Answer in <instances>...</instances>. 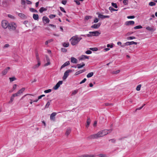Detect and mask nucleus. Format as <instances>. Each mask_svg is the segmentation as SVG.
<instances>
[{
  "instance_id": "cd10ccee",
  "label": "nucleus",
  "mask_w": 157,
  "mask_h": 157,
  "mask_svg": "<svg viewBox=\"0 0 157 157\" xmlns=\"http://www.w3.org/2000/svg\"><path fill=\"white\" fill-rule=\"evenodd\" d=\"M17 85L16 84H15L13 85V87L12 89L11 90H10L9 91V92L10 93H11L13 91H14L16 88Z\"/></svg>"
},
{
  "instance_id": "f257e3e1",
  "label": "nucleus",
  "mask_w": 157,
  "mask_h": 157,
  "mask_svg": "<svg viewBox=\"0 0 157 157\" xmlns=\"http://www.w3.org/2000/svg\"><path fill=\"white\" fill-rule=\"evenodd\" d=\"M17 25L14 22H11L9 23L8 29L10 31H14L15 33L18 34L19 33L18 29H17Z\"/></svg>"
},
{
  "instance_id": "aec40b11",
  "label": "nucleus",
  "mask_w": 157,
  "mask_h": 157,
  "mask_svg": "<svg viewBox=\"0 0 157 157\" xmlns=\"http://www.w3.org/2000/svg\"><path fill=\"white\" fill-rule=\"evenodd\" d=\"M70 64V62L69 61H67L62 66H61V69L64 68L66 66H67L68 65Z\"/></svg>"
},
{
  "instance_id": "72a5a7b5",
  "label": "nucleus",
  "mask_w": 157,
  "mask_h": 157,
  "mask_svg": "<svg viewBox=\"0 0 157 157\" xmlns=\"http://www.w3.org/2000/svg\"><path fill=\"white\" fill-rule=\"evenodd\" d=\"M9 79L10 82H12L16 80V78L15 77H11L9 78Z\"/></svg>"
},
{
  "instance_id": "4c0bfd02",
  "label": "nucleus",
  "mask_w": 157,
  "mask_h": 157,
  "mask_svg": "<svg viewBox=\"0 0 157 157\" xmlns=\"http://www.w3.org/2000/svg\"><path fill=\"white\" fill-rule=\"evenodd\" d=\"M18 16L22 18H24L25 17V15L24 14L22 13H19Z\"/></svg>"
},
{
  "instance_id": "5fc2aeb1",
  "label": "nucleus",
  "mask_w": 157,
  "mask_h": 157,
  "mask_svg": "<svg viewBox=\"0 0 157 157\" xmlns=\"http://www.w3.org/2000/svg\"><path fill=\"white\" fill-rule=\"evenodd\" d=\"M92 52L90 50H88L86 51L85 53L87 54H90L92 53Z\"/></svg>"
},
{
  "instance_id": "e2e57ef3",
  "label": "nucleus",
  "mask_w": 157,
  "mask_h": 157,
  "mask_svg": "<svg viewBox=\"0 0 157 157\" xmlns=\"http://www.w3.org/2000/svg\"><path fill=\"white\" fill-rule=\"evenodd\" d=\"M50 64H51L50 62H47V63H45L44 64V67L47 66H48L49 65H50Z\"/></svg>"
},
{
  "instance_id": "6e6552de",
  "label": "nucleus",
  "mask_w": 157,
  "mask_h": 157,
  "mask_svg": "<svg viewBox=\"0 0 157 157\" xmlns=\"http://www.w3.org/2000/svg\"><path fill=\"white\" fill-rule=\"evenodd\" d=\"M146 29L150 32H153L156 30V28L154 26H152L151 27H150L149 26H147L146 28Z\"/></svg>"
},
{
  "instance_id": "ea45409f",
  "label": "nucleus",
  "mask_w": 157,
  "mask_h": 157,
  "mask_svg": "<svg viewBox=\"0 0 157 157\" xmlns=\"http://www.w3.org/2000/svg\"><path fill=\"white\" fill-rule=\"evenodd\" d=\"M90 49L94 51H97L98 50V48H90Z\"/></svg>"
},
{
  "instance_id": "de8ad7c7",
  "label": "nucleus",
  "mask_w": 157,
  "mask_h": 157,
  "mask_svg": "<svg viewBox=\"0 0 157 157\" xmlns=\"http://www.w3.org/2000/svg\"><path fill=\"white\" fill-rule=\"evenodd\" d=\"M78 92V90H74V91H73L72 94H71V95H74L75 94H76Z\"/></svg>"
},
{
  "instance_id": "423d86ee",
  "label": "nucleus",
  "mask_w": 157,
  "mask_h": 157,
  "mask_svg": "<svg viewBox=\"0 0 157 157\" xmlns=\"http://www.w3.org/2000/svg\"><path fill=\"white\" fill-rule=\"evenodd\" d=\"M99 138L98 133L89 136L87 137L89 139H93Z\"/></svg>"
},
{
  "instance_id": "bb28decb",
  "label": "nucleus",
  "mask_w": 157,
  "mask_h": 157,
  "mask_svg": "<svg viewBox=\"0 0 157 157\" xmlns=\"http://www.w3.org/2000/svg\"><path fill=\"white\" fill-rule=\"evenodd\" d=\"M47 9L43 7H41L39 9V11L40 13H42L44 11H46Z\"/></svg>"
},
{
  "instance_id": "6e6d98bb",
  "label": "nucleus",
  "mask_w": 157,
  "mask_h": 157,
  "mask_svg": "<svg viewBox=\"0 0 157 157\" xmlns=\"http://www.w3.org/2000/svg\"><path fill=\"white\" fill-rule=\"evenodd\" d=\"M86 80V79L84 78L83 80H82L79 83L80 84H82L84 83Z\"/></svg>"
},
{
  "instance_id": "603ef678",
  "label": "nucleus",
  "mask_w": 157,
  "mask_h": 157,
  "mask_svg": "<svg viewBox=\"0 0 157 157\" xmlns=\"http://www.w3.org/2000/svg\"><path fill=\"white\" fill-rule=\"evenodd\" d=\"M85 71H86V69H84L83 70H79L78 71L79 74H81V73H82L83 72H85Z\"/></svg>"
},
{
  "instance_id": "7ed1b4c3",
  "label": "nucleus",
  "mask_w": 157,
  "mask_h": 157,
  "mask_svg": "<svg viewBox=\"0 0 157 157\" xmlns=\"http://www.w3.org/2000/svg\"><path fill=\"white\" fill-rule=\"evenodd\" d=\"M70 41L71 42V44L72 45H75L77 44L79 41L77 38V35L73 36L70 39Z\"/></svg>"
},
{
  "instance_id": "58836bf2",
  "label": "nucleus",
  "mask_w": 157,
  "mask_h": 157,
  "mask_svg": "<svg viewBox=\"0 0 157 157\" xmlns=\"http://www.w3.org/2000/svg\"><path fill=\"white\" fill-rule=\"evenodd\" d=\"M14 97L13 96H12L11 97L10 100V101L9 102V103H11L14 100Z\"/></svg>"
},
{
  "instance_id": "6ab92c4d",
  "label": "nucleus",
  "mask_w": 157,
  "mask_h": 157,
  "mask_svg": "<svg viewBox=\"0 0 157 157\" xmlns=\"http://www.w3.org/2000/svg\"><path fill=\"white\" fill-rule=\"evenodd\" d=\"M71 131V128H67L65 132V135L68 136V135L70 133Z\"/></svg>"
},
{
  "instance_id": "79ce46f5",
  "label": "nucleus",
  "mask_w": 157,
  "mask_h": 157,
  "mask_svg": "<svg viewBox=\"0 0 157 157\" xmlns=\"http://www.w3.org/2000/svg\"><path fill=\"white\" fill-rule=\"evenodd\" d=\"M141 84H140L138 85L136 88V90L137 91H139L140 90V88L141 87Z\"/></svg>"
},
{
  "instance_id": "49530a36",
  "label": "nucleus",
  "mask_w": 157,
  "mask_h": 157,
  "mask_svg": "<svg viewBox=\"0 0 157 157\" xmlns=\"http://www.w3.org/2000/svg\"><path fill=\"white\" fill-rule=\"evenodd\" d=\"M136 39V37L133 36H129V37H128L127 38V39L128 40H132V39Z\"/></svg>"
},
{
  "instance_id": "a18cd8bd",
  "label": "nucleus",
  "mask_w": 157,
  "mask_h": 157,
  "mask_svg": "<svg viewBox=\"0 0 157 157\" xmlns=\"http://www.w3.org/2000/svg\"><path fill=\"white\" fill-rule=\"evenodd\" d=\"M109 141H111V142L113 143H115L116 142V140L114 139H110L109 140Z\"/></svg>"
},
{
  "instance_id": "473e14b6",
  "label": "nucleus",
  "mask_w": 157,
  "mask_h": 157,
  "mask_svg": "<svg viewBox=\"0 0 157 157\" xmlns=\"http://www.w3.org/2000/svg\"><path fill=\"white\" fill-rule=\"evenodd\" d=\"M109 10L111 11V12H112L114 11H116L118 10L115 9L113 8L112 7L110 6L109 7Z\"/></svg>"
},
{
  "instance_id": "f704fd0d",
  "label": "nucleus",
  "mask_w": 157,
  "mask_h": 157,
  "mask_svg": "<svg viewBox=\"0 0 157 157\" xmlns=\"http://www.w3.org/2000/svg\"><path fill=\"white\" fill-rule=\"evenodd\" d=\"M142 28V26L140 25H139L138 26H136L135 27H134V29H140Z\"/></svg>"
},
{
  "instance_id": "ddd939ff",
  "label": "nucleus",
  "mask_w": 157,
  "mask_h": 157,
  "mask_svg": "<svg viewBox=\"0 0 157 157\" xmlns=\"http://www.w3.org/2000/svg\"><path fill=\"white\" fill-rule=\"evenodd\" d=\"M101 25V23H98V24H94L92 25L91 26V28H93V29H98L100 27Z\"/></svg>"
},
{
  "instance_id": "774afa93",
  "label": "nucleus",
  "mask_w": 157,
  "mask_h": 157,
  "mask_svg": "<svg viewBox=\"0 0 157 157\" xmlns=\"http://www.w3.org/2000/svg\"><path fill=\"white\" fill-rule=\"evenodd\" d=\"M74 1L77 5H79L80 4V2L78 0H74Z\"/></svg>"
},
{
  "instance_id": "0e129e2a",
  "label": "nucleus",
  "mask_w": 157,
  "mask_h": 157,
  "mask_svg": "<svg viewBox=\"0 0 157 157\" xmlns=\"http://www.w3.org/2000/svg\"><path fill=\"white\" fill-rule=\"evenodd\" d=\"M46 60L47 62H50V60L49 57L48 56H46Z\"/></svg>"
},
{
  "instance_id": "8fccbe9b",
  "label": "nucleus",
  "mask_w": 157,
  "mask_h": 157,
  "mask_svg": "<svg viewBox=\"0 0 157 157\" xmlns=\"http://www.w3.org/2000/svg\"><path fill=\"white\" fill-rule=\"evenodd\" d=\"M56 16V15L54 14H51L50 15L49 17L50 19H52L54 17H55Z\"/></svg>"
},
{
  "instance_id": "2f4dec72",
  "label": "nucleus",
  "mask_w": 157,
  "mask_h": 157,
  "mask_svg": "<svg viewBox=\"0 0 157 157\" xmlns=\"http://www.w3.org/2000/svg\"><path fill=\"white\" fill-rule=\"evenodd\" d=\"M25 88H22L18 92L20 94H22L23 91L25 90Z\"/></svg>"
},
{
  "instance_id": "f3484780",
  "label": "nucleus",
  "mask_w": 157,
  "mask_h": 157,
  "mask_svg": "<svg viewBox=\"0 0 157 157\" xmlns=\"http://www.w3.org/2000/svg\"><path fill=\"white\" fill-rule=\"evenodd\" d=\"M42 19L44 23L45 22L46 23H48L50 21L49 19L46 16L43 17Z\"/></svg>"
},
{
  "instance_id": "7c9ffc66",
  "label": "nucleus",
  "mask_w": 157,
  "mask_h": 157,
  "mask_svg": "<svg viewBox=\"0 0 157 157\" xmlns=\"http://www.w3.org/2000/svg\"><path fill=\"white\" fill-rule=\"evenodd\" d=\"M94 75V73L93 72H91L89 73L87 75V78H89L92 77Z\"/></svg>"
},
{
  "instance_id": "a19ab883",
  "label": "nucleus",
  "mask_w": 157,
  "mask_h": 157,
  "mask_svg": "<svg viewBox=\"0 0 157 157\" xmlns=\"http://www.w3.org/2000/svg\"><path fill=\"white\" fill-rule=\"evenodd\" d=\"M155 4L156 3L155 2H151L149 3V5L151 6H155Z\"/></svg>"
},
{
  "instance_id": "c85d7f7f",
  "label": "nucleus",
  "mask_w": 157,
  "mask_h": 157,
  "mask_svg": "<svg viewBox=\"0 0 157 157\" xmlns=\"http://www.w3.org/2000/svg\"><path fill=\"white\" fill-rule=\"evenodd\" d=\"M98 134V136L99 138L103 137L104 136L102 132L101 131L98 132L97 133Z\"/></svg>"
},
{
  "instance_id": "f03ea898",
  "label": "nucleus",
  "mask_w": 157,
  "mask_h": 157,
  "mask_svg": "<svg viewBox=\"0 0 157 157\" xmlns=\"http://www.w3.org/2000/svg\"><path fill=\"white\" fill-rule=\"evenodd\" d=\"M89 34H86V36L88 37H91L93 36H98L101 34V33L98 31L90 32H89Z\"/></svg>"
},
{
  "instance_id": "37998d69",
  "label": "nucleus",
  "mask_w": 157,
  "mask_h": 157,
  "mask_svg": "<svg viewBox=\"0 0 157 157\" xmlns=\"http://www.w3.org/2000/svg\"><path fill=\"white\" fill-rule=\"evenodd\" d=\"M111 4H112V6L113 7H114V8H117V4L116 3H114L112 2L111 3Z\"/></svg>"
},
{
  "instance_id": "4468645a",
  "label": "nucleus",
  "mask_w": 157,
  "mask_h": 157,
  "mask_svg": "<svg viewBox=\"0 0 157 157\" xmlns=\"http://www.w3.org/2000/svg\"><path fill=\"white\" fill-rule=\"evenodd\" d=\"M135 24V22L133 21H127L125 22V24L126 25H132Z\"/></svg>"
},
{
  "instance_id": "69168bd1",
  "label": "nucleus",
  "mask_w": 157,
  "mask_h": 157,
  "mask_svg": "<svg viewBox=\"0 0 157 157\" xmlns=\"http://www.w3.org/2000/svg\"><path fill=\"white\" fill-rule=\"evenodd\" d=\"M61 50L63 52H66L67 51V50L65 48H62Z\"/></svg>"
},
{
  "instance_id": "393cba45",
  "label": "nucleus",
  "mask_w": 157,
  "mask_h": 157,
  "mask_svg": "<svg viewBox=\"0 0 157 157\" xmlns=\"http://www.w3.org/2000/svg\"><path fill=\"white\" fill-rule=\"evenodd\" d=\"M90 121L91 120L90 118H88L86 121L87 124L86 126L87 128H88L89 126Z\"/></svg>"
},
{
  "instance_id": "bf43d9fd",
  "label": "nucleus",
  "mask_w": 157,
  "mask_h": 157,
  "mask_svg": "<svg viewBox=\"0 0 157 157\" xmlns=\"http://www.w3.org/2000/svg\"><path fill=\"white\" fill-rule=\"evenodd\" d=\"M135 17L134 16H128L127 17V18L128 19H133Z\"/></svg>"
},
{
  "instance_id": "1a4fd4ad",
  "label": "nucleus",
  "mask_w": 157,
  "mask_h": 157,
  "mask_svg": "<svg viewBox=\"0 0 157 157\" xmlns=\"http://www.w3.org/2000/svg\"><path fill=\"white\" fill-rule=\"evenodd\" d=\"M63 81H59L58 83L56 84V85L54 86L53 88L55 90H57L59 87L60 86V85H61L63 83Z\"/></svg>"
},
{
  "instance_id": "412c9836",
  "label": "nucleus",
  "mask_w": 157,
  "mask_h": 157,
  "mask_svg": "<svg viewBox=\"0 0 157 157\" xmlns=\"http://www.w3.org/2000/svg\"><path fill=\"white\" fill-rule=\"evenodd\" d=\"M78 157H94V156L93 155H84Z\"/></svg>"
},
{
  "instance_id": "c03bdc74",
  "label": "nucleus",
  "mask_w": 157,
  "mask_h": 157,
  "mask_svg": "<svg viewBox=\"0 0 157 157\" xmlns=\"http://www.w3.org/2000/svg\"><path fill=\"white\" fill-rule=\"evenodd\" d=\"M104 105L105 106H112L113 105V104L112 103H106L104 104Z\"/></svg>"
},
{
  "instance_id": "338daca9",
  "label": "nucleus",
  "mask_w": 157,
  "mask_h": 157,
  "mask_svg": "<svg viewBox=\"0 0 157 157\" xmlns=\"http://www.w3.org/2000/svg\"><path fill=\"white\" fill-rule=\"evenodd\" d=\"M67 2V1L66 0H63L62 1V3L64 5L66 4Z\"/></svg>"
},
{
  "instance_id": "052dcab7",
  "label": "nucleus",
  "mask_w": 157,
  "mask_h": 157,
  "mask_svg": "<svg viewBox=\"0 0 157 157\" xmlns=\"http://www.w3.org/2000/svg\"><path fill=\"white\" fill-rule=\"evenodd\" d=\"M60 10H61L62 11V12H64V13H66V11H65V10H64V8H63V7H60Z\"/></svg>"
},
{
  "instance_id": "9d476101",
  "label": "nucleus",
  "mask_w": 157,
  "mask_h": 157,
  "mask_svg": "<svg viewBox=\"0 0 157 157\" xmlns=\"http://www.w3.org/2000/svg\"><path fill=\"white\" fill-rule=\"evenodd\" d=\"M10 69V67H6L5 69L2 71L1 74L2 75H6L9 70Z\"/></svg>"
},
{
  "instance_id": "39448f33",
  "label": "nucleus",
  "mask_w": 157,
  "mask_h": 157,
  "mask_svg": "<svg viewBox=\"0 0 157 157\" xmlns=\"http://www.w3.org/2000/svg\"><path fill=\"white\" fill-rule=\"evenodd\" d=\"M9 23L8 22L5 20L2 21V27L4 29L8 28Z\"/></svg>"
},
{
  "instance_id": "4be33fe9",
  "label": "nucleus",
  "mask_w": 157,
  "mask_h": 157,
  "mask_svg": "<svg viewBox=\"0 0 157 157\" xmlns=\"http://www.w3.org/2000/svg\"><path fill=\"white\" fill-rule=\"evenodd\" d=\"M82 64H77V68L78 69L80 68L85 66V64L83 63H82Z\"/></svg>"
},
{
  "instance_id": "864d4df0",
  "label": "nucleus",
  "mask_w": 157,
  "mask_h": 157,
  "mask_svg": "<svg viewBox=\"0 0 157 157\" xmlns=\"http://www.w3.org/2000/svg\"><path fill=\"white\" fill-rule=\"evenodd\" d=\"M123 3L124 5H127L128 4V0H124Z\"/></svg>"
},
{
  "instance_id": "f8f14e48",
  "label": "nucleus",
  "mask_w": 157,
  "mask_h": 157,
  "mask_svg": "<svg viewBox=\"0 0 157 157\" xmlns=\"http://www.w3.org/2000/svg\"><path fill=\"white\" fill-rule=\"evenodd\" d=\"M89 56L85 55H82L79 58V60H84L86 59H89Z\"/></svg>"
},
{
  "instance_id": "4d7b16f0",
  "label": "nucleus",
  "mask_w": 157,
  "mask_h": 157,
  "mask_svg": "<svg viewBox=\"0 0 157 157\" xmlns=\"http://www.w3.org/2000/svg\"><path fill=\"white\" fill-rule=\"evenodd\" d=\"M120 72V71L119 70H117L116 71H114L113 72V74H117L118 73H119Z\"/></svg>"
},
{
  "instance_id": "5701e85b",
  "label": "nucleus",
  "mask_w": 157,
  "mask_h": 157,
  "mask_svg": "<svg viewBox=\"0 0 157 157\" xmlns=\"http://www.w3.org/2000/svg\"><path fill=\"white\" fill-rule=\"evenodd\" d=\"M38 63L37 64L35 65L33 67V69H35L36 68H38L40 65V61H38Z\"/></svg>"
},
{
  "instance_id": "0eeeda50",
  "label": "nucleus",
  "mask_w": 157,
  "mask_h": 157,
  "mask_svg": "<svg viewBox=\"0 0 157 157\" xmlns=\"http://www.w3.org/2000/svg\"><path fill=\"white\" fill-rule=\"evenodd\" d=\"M97 14L98 15V17L102 19H104L105 18H109L110 16L109 15H103L100 14L99 12L97 13Z\"/></svg>"
},
{
  "instance_id": "a878e982",
  "label": "nucleus",
  "mask_w": 157,
  "mask_h": 157,
  "mask_svg": "<svg viewBox=\"0 0 157 157\" xmlns=\"http://www.w3.org/2000/svg\"><path fill=\"white\" fill-rule=\"evenodd\" d=\"M52 101V100H51L47 102V103L45 106V108H49V105L50 104V103H51V101Z\"/></svg>"
},
{
  "instance_id": "13d9d810",
  "label": "nucleus",
  "mask_w": 157,
  "mask_h": 157,
  "mask_svg": "<svg viewBox=\"0 0 157 157\" xmlns=\"http://www.w3.org/2000/svg\"><path fill=\"white\" fill-rule=\"evenodd\" d=\"M98 156L100 157H105V155L104 154H100L98 155Z\"/></svg>"
},
{
  "instance_id": "c9c22d12",
  "label": "nucleus",
  "mask_w": 157,
  "mask_h": 157,
  "mask_svg": "<svg viewBox=\"0 0 157 157\" xmlns=\"http://www.w3.org/2000/svg\"><path fill=\"white\" fill-rule=\"evenodd\" d=\"M30 11L32 12H36L37 13L38 11L36 9L33 8H30Z\"/></svg>"
},
{
  "instance_id": "e433bc0d",
  "label": "nucleus",
  "mask_w": 157,
  "mask_h": 157,
  "mask_svg": "<svg viewBox=\"0 0 157 157\" xmlns=\"http://www.w3.org/2000/svg\"><path fill=\"white\" fill-rule=\"evenodd\" d=\"M63 45L65 47H68L69 45V43H68L64 42L63 44Z\"/></svg>"
},
{
  "instance_id": "dca6fc26",
  "label": "nucleus",
  "mask_w": 157,
  "mask_h": 157,
  "mask_svg": "<svg viewBox=\"0 0 157 157\" xmlns=\"http://www.w3.org/2000/svg\"><path fill=\"white\" fill-rule=\"evenodd\" d=\"M137 44V42H135L133 41L127 42L125 43V44L126 45H131L133 44L136 45Z\"/></svg>"
},
{
  "instance_id": "09e8293b",
  "label": "nucleus",
  "mask_w": 157,
  "mask_h": 157,
  "mask_svg": "<svg viewBox=\"0 0 157 157\" xmlns=\"http://www.w3.org/2000/svg\"><path fill=\"white\" fill-rule=\"evenodd\" d=\"M92 18V16H86L85 17V19L86 20H88V19H90Z\"/></svg>"
},
{
  "instance_id": "3c124183",
  "label": "nucleus",
  "mask_w": 157,
  "mask_h": 157,
  "mask_svg": "<svg viewBox=\"0 0 157 157\" xmlns=\"http://www.w3.org/2000/svg\"><path fill=\"white\" fill-rule=\"evenodd\" d=\"M51 91L52 90L51 89H49L47 90H44V92L45 93H47L51 92Z\"/></svg>"
},
{
  "instance_id": "2eb2a0df",
  "label": "nucleus",
  "mask_w": 157,
  "mask_h": 157,
  "mask_svg": "<svg viewBox=\"0 0 157 157\" xmlns=\"http://www.w3.org/2000/svg\"><path fill=\"white\" fill-rule=\"evenodd\" d=\"M56 113L55 112L52 113L50 116V119L51 120L54 121H55V116L56 115Z\"/></svg>"
},
{
  "instance_id": "b1692460",
  "label": "nucleus",
  "mask_w": 157,
  "mask_h": 157,
  "mask_svg": "<svg viewBox=\"0 0 157 157\" xmlns=\"http://www.w3.org/2000/svg\"><path fill=\"white\" fill-rule=\"evenodd\" d=\"M33 18L35 20H37L39 18V16L38 14H34L33 15Z\"/></svg>"
},
{
  "instance_id": "a211bd4d",
  "label": "nucleus",
  "mask_w": 157,
  "mask_h": 157,
  "mask_svg": "<svg viewBox=\"0 0 157 157\" xmlns=\"http://www.w3.org/2000/svg\"><path fill=\"white\" fill-rule=\"evenodd\" d=\"M71 62L73 63H78L77 59L74 57H71Z\"/></svg>"
},
{
  "instance_id": "680f3d73",
  "label": "nucleus",
  "mask_w": 157,
  "mask_h": 157,
  "mask_svg": "<svg viewBox=\"0 0 157 157\" xmlns=\"http://www.w3.org/2000/svg\"><path fill=\"white\" fill-rule=\"evenodd\" d=\"M98 21V19L97 17L95 18L94 19V22L95 23H96Z\"/></svg>"
},
{
  "instance_id": "20e7f679",
  "label": "nucleus",
  "mask_w": 157,
  "mask_h": 157,
  "mask_svg": "<svg viewBox=\"0 0 157 157\" xmlns=\"http://www.w3.org/2000/svg\"><path fill=\"white\" fill-rule=\"evenodd\" d=\"M74 70H73L71 69H69L67 70L64 73L63 76V80L66 79L69 75V73H71L73 71H74Z\"/></svg>"
},
{
  "instance_id": "9b49d317",
  "label": "nucleus",
  "mask_w": 157,
  "mask_h": 157,
  "mask_svg": "<svg viewBox=\"0 0 157 157\" xmlns=\"http://www.w3.org/2000/svg\"><path fill=\"white\" fill-rule=\"evenodd\" d=\"M112 131H113V129H109L104 130H102L101 131L102 132L104 136L106 135L109 133V132H108L107 131H109V132H111Z\"/></svg>"
},
{
  "instance_id": "c756f323",
  "label": "nucleus",
  "mask_w": 157,
  "mask_h": 157,
  "mask_svg": "<svg viewBox=\"0 0 157 157\" xmlns=\"http://www.w3.org/2000/svg\"><path fill=\"white\" fill-rule=\"evenodd\" d=\"M36 57L37 61H40V58L39 56V54L37 51L36 52Z\"/></svg>"
}]
</instances>
